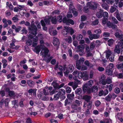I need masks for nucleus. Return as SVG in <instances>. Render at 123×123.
I'll return each mask as SVG.
<instances>
[{
  "label": "nucleus",
  "instance_id": "obj_24",
  "mask_svg": "<svg viewBox=\"0 0 123 123\" xmlns=\"http://www.w3.org/2000/svg\"><path fill=\"white\" fill-rule=\"evenodd\" d=\"M104 17H108V14L106 12H103V11L100 9V17L102 16Z\"/></svg>",
  "mask_w": 123,
  "mask_h": 123
},
{
  "label": "nucleus",
  "instance_id": "obj_5",
  "mask_svg": "<svg viewBox=\"0 0 123 123\" xmlns=\"http://www.w3.org/2000/svg\"><path fill=\"white\" fill-rule=\"evenodd\" d=\"M86 5L91 9L95 10L97 8L98 5L96 3L90 1L87 2Z\"/></svg>",
  "mask_w": 123,
  "mask_h": 123
},
{
  "label": "nucleus",
  "instance_id": "obj_61",
  "mask_svg": "<svg viewBox=\"0 0 123 123\" xmlns=\"http://www.w3.org/2000/svg\"><path fill=\"white\" fill-rule=\"evenodd\" d=\"M67 41L69 43H71L72 42V37L71 36H69L68 37Z\"/></svg>",
  "mask_w": 123,
  "mask_h": 123
},
{
  "label": "nucleus",
  "instance_id": "obj_42",
  "mask_svg": "<svg viewBox=\"0 0 123 123\" xmlns=\"http://www.w3.org/2000/svg\"><path fill=\"white\" fill-rule=\"evenodd\" d=\"M14 94V92L13 91L11 90L8 93V95L10 97L13 96Z\"/></svg>",
  "mask_w": 123,
  "mask_h": 123
},
{
  "label": "nucleus",
  "instance_id": "obj_54",
  "mask_svg": "<svg viewBox=\"0 0 123 123\" xmlns=\"http://www.w3.org/2000/svg\"><path fill=\"white\" fill-rule=\"evenodd\" d=\"M67 97L69 100H72L73 98L70 94H67Z\"/></svg>",
  "mask_w": 123,
  "mask_h": 123
},
{
  "label": "nucleus",
  "instance_id": "obj_23",
  "mask_svg": "<svg viewBox=\"0 0 123 123\" xmlns=\"http://www.w3.org/2000/svg\"><path fill=\"white\" fill-rule=\"evenodd\" d=\"M61 92L60 91V89L59 90L57 94L54 95L53 99L54 100H57L60 97Z\"/></svg>",
  "mask_w": 123,
  "mask_h": 123
},
{
  "label": "nucleus",
  "instance_id": "obj_36",
  "mask_svg": "<svg viewBox=\"0 0 123 123\" xmlns=\"http://www.w3.org/2000/svg\"><path fill=\"white\" fill-rule=\"evenodd\" d=\"M107 60L104 59H102L101 61V64L104 66H105L106 65V62Z\"/></svg>",
  "mask_w": 123,
  "mask_h": 123
},
{
  "label": "nucleus",
  "instance_id": "obj_33",
  "mask_svg": "<svg viewBox=\"0 0 123 123\" xmlns=\"http://www.w3.org/2000/svg\"><path fill=\"white\" fill-rule=\"evenodd\" d=\"M109 18L110 19H111L112 21H113V22L116 24H117L118 23V21L116 19V18L114 17H109Z\"/></svg>",
  "mask_w": 123,
  "mask_h": 123
},
{
  "label": "nucleus",
  "instance_id": "obj_4",
  "mask_svg": "<svg viewBox=\"0 0 123 123\" xmlns=\"http://www.w3.org/2000/svg\"><path fill=\"white\" fill-rule=\"evenodd\" d=\"M74 69V67L73 65L69 64L68 66L66 71L64 72V75L66 76H68V74L72 72Z\"/></svg>",
  "mask_w": 123,
  "mask_h": 123
},
{
  "label": "nucleus",
  "instance_id": "obj_6",
  "mask_svg": "<svg viewBox=\"0 0 123 123\" xmlns=\"http://www.w3.org/2000/svg\"><path fill=\"white\" fill-rule=\"evenodd\" d=\"M114 35L117 38H118L120 41L123 42L122 43H123V35L120 30L115 33Z\"/></svg>",
  "mask_w": 123,
  "mask_h": 123
},
{
  "label": "nucleus",
  "instance_id": "obj_51",
  "mask_svg": "<svg viewBox=\"0 0 123 123\" xmlns=\"http://www.w3.org/2000/svg\"><path fill=\"white\" fill-rule=\"evenodd\" d=\"M114 91L117 94L120 92V90L119 88L117 87L114 89Z\"/></svg>",
  "mask_w": 123,
  "mask_h": 123
},
{
  "label": "nucleus",
  "instance_id": "obj_19",
  "mask_svg": "<svg viewBox=\"0 0 123 123\" xmlns=\"http://www.w3.org/2000/svg\"><path fill=\"white\" fill-rule=\"evenodd\" d=\"M91 98V97L87 95H84L82 97L83 99L85 100L87 102H89Z\"/></svg>",
  "mask_w": 123,
  "mask_h": 123
},
{
  "label": "nucleus",
  "instance_id": "obj_2",
  "mask_svg": "<svg viewBox=\"0 0 123 123\" xmlns=\"http://www.w3.org/2000/svg\"><path fill=\"white\" fill-rule=\"evenodd\" d=\"M123 49V43L119 42L115 47L114 52L115 53L122 54V49Z\"/></svg>",
  "mask_w": 123,
  "mask_h": 123
},
{
  "label": "nucleus",
  "instance_id": "obj_63",
  "mask_svg": "<svg viewBox=\"0 0 123 123\" xmlns=\"http://www.w3.org/2000/svg\"><path fill=\"white\" fill-rule=\"evenodd\" d=\"M93 72L91 70L90 71L89 74V77L90 78H92L93 75Z\"/></svg>",
  "mask_w": 123,
  "mask_h": 123
},
{
  "label": "nucleus",
  "instance_id": "obj_46",
  "mask_svg": "<svg viewBox=\"0 0 123 123\" xmlns=\"http://www.w3.org/2000/svg\"><path fill=\"white\" fill-rule=\"evenodd\" d=\"M98 19H96L93 21L92 23V25H95L98 24Z\"/></svg>",
  "mask_w": 123,
  "mask_h": 123
},
{
  "label": "nucleus",
  "instance_id": "obj_35",
  "mask_svg": "<svg viewBox=\"0 0 123 123\" xmlns=\"http://www.w3.org/2000/svg\"><path fill=\"white\" fill-rule=\"evenodd\" d=\"M84 61V59L83 58H80L79 60L76 61V62L81 65L83 63Z\"/></svg>",
  "mask_w": 123,
  "mask_h": 123
},
{
  "label": "nucleus",
  "instance_id": "obj_45",
  "mask_svg": "<svg viewBox=\"0 0 123 123\" xmlns=\"http://www.w3.org/2000/svg\"><path fill=\"white\" fill-rule=\"evenodd\" d=\"M82 72L79 71L77 74V77L79 79L81 78L82 77Z\"/></svg>",
  "mask_w": 123,
  "mask_h": 123
},
{
  "label": "nucleus",
  "instance_id": "obj_39",
  "mask_svg": "<svg viewBox=\"0 0 123 123\" xmlns=\"http://www.w3.org/2000/svg\"><path fill=\"white\" fill-rule=\"evenodd\" d=\"M72 12L74 17H76L77 16L78 12L77 11L72 9Z\"/></svg>",
  "mask_w": 123,
  "mask_h": 123
},
{
  "label": "nucleus",
  "instance_id": "obj_64",
  "mask_svg": "<svg viewBox=\"0 0 123 123\" xmlns=\"http://www.w3.org/2000/svg\"><path fill=\"white\" fill-rule=\"evenodd\" d=\"M119 86L121 89L122 92H123V83H120Z\"/></svg>",
  "mask_w": 123,
  "mask_h": 123
},
{
  "label": "nucleus",
  "instance_id": "obj_20",
  "mask_svg": "<svg viewBox=\"0 0 123 123\" xmlns=\"http://www.w3.org/2000/svg\"><path fill=\"white\" fill-rule=\"evenodd\" d=\"M50 16H48L47 18H45L44 19V20L47 25H50Z\"/></svg>",
  "mask_w": 123,
  "mask_h": 123
},
{
  "label": "nucleus",
  "instance_id": "obj_7",
  "mask_svg": "<svg viewBox=\"0 0 123 123\" xmlns=\"http://www.w3.org/2000/svg\"><path fill=\"white\" fill-rule=\"evenodd\" d=\"M116 15V17L119 21H123V14L121 13H119L118 10L115 13Z\"/></svg>",
  "mask_w": 123,
  "mask_h": 123
},
{
  "label": "nucleus",
  "instance_id": "obj_43",
  "mask_svg": "<svg viewBox=\"0 0 123 123\" xmlns=\"http://www.w3.org/2000/svg\"><path fill=\"white\" fill-rule=\"evenodd\" d=\"M21 33L22 34H23L25 33V34H26L27 33V31L26 30V28L24 27H23V29L20 31Z\"/></svg>",
  "mask_w": 123,
  "mask_h": 123
},
{
  "label": "nucleus",
  "instance_id": "obj_31",
  "mask_svg": "<svg viewBox=\"0 0 123 123\" xmlns=\"http://www.w3.org/2000/svg\"><path fill=\"white\" fill-rule=\"evenodd\" d=\"M115 55L113 53L112 54H111L110 56V57H109V59L110 61L111 62H113L114 61V57Z\"/></svg>",
  "mask_w": 123,
  "mask_h": 123
},
{
  "label": "nucleus",
  "instance_id": "obj_40",
  "mask_svg": "<svg viewBox=\"0 0 123 123\" xmlns=\"http://www.w3.org/2000/svg\"><path fill=\"white\" fill-rule=\"evenodd\" d=\"M83 38L81 34H79L77 36L76 39L78 41H80L82 40Z\"/></svg>",
  "mask_w": 123,
  "mask_h": 123
},
{
  "label": "nucleus",
  "instance_id": "obj_57",
  "mask_svg": "<svg viewBox=\"0 0 123 123\" xmlns=\"http://www.w3.org/2000/svg\"><path fill=\"white\" fill-rule=\"evenodd\" d=\"M17 7L20 10H22L23 8L25 7V6L24 5H17Z\"/></svg>",
  "mask_w": 123,
  "mask_h": 123
},
{
  "label": "nucleus",
  "instance_id": "obj_14",
  "mask_svg": "<svg viewBox=\"0 0 123 123\" xmlns=\"http://www.w3.org/2000/svg\"><path fill=\"white\" fill-rule=\"evenodd\" d=\"M50 17L51 18L50 20L52 23L54 25L56 24L57 22L56 17L55 16L53 17L52 16L50 15Z\"/></svg>",
  "mask_w": 123,
  "mask_h": 123
},
{
  "label": "nucleus",
  "instance_id": "obj_30",
  "mask_svg": "<svg viewBox=\"0 0 123 123\" xmlns=\"http://www.w3.org/2000/svg\"><path fill=\"white\" fill-rule=\"evenodd\" d=\"M114 42V41L113 39H110L108 41V44L109 46H111Z\"/></svg>",
  "mask_w": 123,
  "mask_h": 123
},
{
  "label": "nucleus",
  "instance_id": "obj_27",
  "mask_svg": "<svg viewBox=\"0 0 123 123\" xmlns=\"http://www.w3.org/2000/svg\"><path fill=\"white\" fill-rule=\"evenodd\" d=\"M72 109L74 110L78 111V110H80L79 108H78V106L76 104H74V103L72 105Z\"/></svg>",
  "mask_w": 123,
  "mask_h": 123
},
{
  "label": "nucleus",
  "instance_id": "obj_3",
  "mask_svg": "<svg viewBox=\"0 0 123 123\" xmlns=\"http://www.w3.org/2000/svg\"><path fill=\"white\" fill-rule=\"evenodd\" d=\"M28 28L29 33L32 34L34 36L36 35L37 34V29L36 25L34 24H32Z\"/></svg>",
  "mask_w": 123,
  "mask_h": 123
},
{
  "label": "nucleus",
  "instance_id": "obj_59",
  "mask_svg": "<svg viewBox=\"0 0 123 123\" xmlns=\"http://www.w3.org/2000/svg\"><path fill=\"white\" fill-rule=\"evenodd\" d=\"M50 62L51 64L53 65H54L56 63V61L55 59H53L51 60Z\"/></svg>",
  "mask_w": 123,
  "mask_h": 123
},
{
  "label": "nucleus",
  "instance_id": "obj_17",
  "mask_svg": "<svg viewBox=\"0 0 123 123\" xmlns=\"http://www.w3.org/2000/svg\"><path fill=\"white\" fill-rule=\"evenodd\" d=\"M105 72L106 74L112 76L113 74L112 69L108 68V67H107L106 68Z\"/></svg>",
  "mask_w": 123,
  "mask_h": 123
},
{
  "label": "nucleus",
  "instance_id": "obj_28",
  "mask_svg": "<svg viewBox=\"0 0 123 123\" xmlns=\"http://www.w3.org/2000/svg\"><path fill=\"white\" fill-rule=\"evenodd\" d=\"M32 43V40L30 39H28L26 41V44L27 45L30 46L31 45Z\"/></svg>",
  "mask_w": 123,
  "mask_h": 123
},
{
  "label": "nucleus",
  "instance_id": "obj_58",
  "mask_svg": "<svg viewBox=\"0 0 123 123\" xmlns=\"http://www.w3.org/2000/svg\"><path fill=\"white\" fill-rule=\"evenodd\" d=\"M117 7L119 6V7H121L123 5V3L121 1L119 3L118 2H117Z\"/></svg>",
  "mask_w": 123,
  "mask_h": 123
},
{
  "label": "nucleus",
  "instance_id": "obj_48",
  "mask_svg": "<svg viewBox=\"0 0 123 123\" xmlns=\"http://www.w3.org/2000/svg\"><path fill=\"white\" fill-rule=\"evenodd\" d=\"M27 60L25 59H24L23 60L21 61L19 63V65L20 66H22V64H25L26 63Z\"/></svg>",
  "mask_w": 123,
  "mask_h": 123
},
{
  "label": "nucleus",
  "instance_id": "obj_41",
  "mask_svg": "<svg viewBox=\"0 0 123 123\" xmlns=\"http://www.w3.org/2000/svg\"><path fill=\"white\" fill-rule=\"evenodd\" d=\"M88 104H87V108L89 109H91L92 106V102L91 101H90L88 102Z\"/></svg>",
  "mask_w": 123,
  "mask_h": 123
},
{
  "label": "nucleus",
  "instance_id": "obj_1",
  "mask_svg": "<svg viewBox=\"0 0 123 123\" xmlns=\"http://www.w3.org/2000/svg\"><path fill=\"white\" fill-rule=\"evenodd\" d=\"M94 82L93 80H91L83 84L82 86V90L84 94L86 92L89 94L91 92H95L97 91L98 89V84H96L91 87L93 84Z\"/></svg>",
  "mask_w": 123,
  "mask_h": 123
},
{
  "label": "nucleus",
  "instance_id": "obj_50",
  "mask_svg": "<svg viewBox=\"0 0 123 123\" xmlns=\"http://www.w3.org/2000/svg\"><path fill=\"white\" fill-rule=\"evenodd\" d=\"M22 27L20 26H18L15 29V31L16 32H18L21 30Z\"/></svg>",
  "mask_w": 123,
  "mask_h": 123
},
{
  "label": "nucleus",
  "instance_id": "obj_26",
  "mask_svg": "<svg viewBox=\"0 0 123 123\" xmlns=\"http://www.w3.org/2000/svg\"><path fill=\"white\" fill-rule=\"evenodd\" d=\"M52 85L53 86L55 89L56 90L57 89H59V85L56 82H55L54 81H53L52 84Z\"/></svg>",
  "mask_w": 123,
  "mask_h": 123
},
{
  "label": "nucleus",
  "instance_id": "obj_21",
  "mask_svg": "<svg viewBox=\"0 0 123 123\" xmlns=\"http://www.w3.org/2000/svg\"><path fill=\"white\" fill-rule=\"evenodd\" d=\"M27 82L28 86L30 87H33L35 85L34 82L31 80H28Z\"/></svg>",
  "mask_w": 123,
  "mask_h": 123
},
{
  "label": "nucleus",
  "instance_id": "obj_16",
  "mask_svg": "<svg viewBox=\"0 0 123 123\" xmlns=\"http://www.w3.org/2000/svg\"><path fill=\"white\" fill-rule=\"evenodd\" d=\"M53 41V45L55 46H59L60 45V42L59 40L57 38H54Z\"/></svg>",
  "mask_w": 123,
  "mask_h": 123
},
{
  "label": "nucleus",
  "instance_id": "obj_12",
  "mask_svg": "<svg viewBox=\"0 0 123 123\" xmlns=\"http://www.w3.org/2000/svg\"><path fill=\"white\" fill-rule=\"evenodd\" d=\"M104 53L105 54L106 57L107 59L109 58L111 54H112L113 53L109 49H108L106 50L105 51Z\"/></svg>",
  "mask_w": 123,
  "mask_h": 123
},
{
  "label": "nucleus",
  "instance_id": "obj_60",
  "mask_svg": "<svg viewBox=\"0 0 123 123\" xmlns=\"http://www.w3.org/2000/svg\"><path fill=\"white\" fill-rule=\"evenodd\" d=\"M62 21L63 23H65L67 25L68 21V19H67L66 17H65L63 18Z\"/></svg>",
  "mask_w": 123,
  "mask_h": 123
},
{
  "label": "nucleus",
  "instance_id": "obj_37",
  "mask_svg": "<svg viewBox=\"0 0 123 123\" xmlns=\"http://www.w3.org/2000/svg\"><path fill=\"white\" fill-rule=\"evenodd\" d=\"M102 6L103 8L106 10H107L109 8L108 6L106 3H103L102 5Z\"/></svg>",
  "mask_w": 123,
  "mask_h": 123
},
{
  "label": "nucleus",
  "instance_id": "obj_53",
  "mask_svg": "<svg viewBox=\"0 0 123 123\" xmlns=\"http://www.w3.org/2000/svg\"><path fill=\"white\" fill-rule=\"evenodd\" d=\"M71 88L69 86H67L66 88V92L67 93H70L71 91Z\"/></svg>",
  "mask_w": 123,
  "mask_h": 123
},
{
  "label": "nucleus",
  "instance_id": "obj_10",
  "mask_svg": "<svg viewBox=\"0 0 123 123\" xmlns=\"http://www.w3.org/2000/svg\"><path fill=\"white\" fill-rule=\"evenodd\" d=\"M107 26L109 28H111L113 29H116L117 28V26L113 23H111L110 21L108 22L106 24Z\"/></svg>",
  "mask_w": 123,
  "mask_h": 123
},
{
  "label": "nucleus",
  "instance_id": "obj_52",
  "mask_svg": "<svg viewBox=\"0 0 123 123\" xmlns=\"http://www.w3.org/2000/svg\"><path fill=\"white\" fill-rule=\"evenodd\" d=\"M62 16L61 15H59V16H57V18L59 20L58 21V22L59 23H61L62 21Z\"/></svg>",
  "mask_w": 123,
  "mask_h": 123
},
{
  "label": "nucleus",
  "instance_id": "obj_49",
  "mask_svg": "<svg viewBox=\"0 0 123 123\" xmlns=\"http://www.w3.org/2000/svg\"><path fill=\"white\" fill-rule=\"evenodd\" d=\"M107 67L108 68L112 69V68H114V66L113 63H110Z\"/></svg>",
  "mask_w": 123,
  "mask_h": 123
},
{
  "label": "nucleus",
  "instance_id": "obj_13",
  "mask_svg": "<svg viewBox=\"0 0 123 123\" xmlns=\"http://www.w3.org/2000/svg\"><path fill=\"white\" fill-rule=\"evenodd\" d=\"M105 76L104 74L102 75L100 78V83L103 85H105L106 84V80L105 79Z\"/></svg>",
  "mask_w": 123,
  "mask_h": 123
},
{
  "label": "nucleus",
  "instance_id": "obj_15",
  "mask_svg": "<svg viewBox=\"0 0 123 123\" xmlns=\"http://www.w3.org/2000/svg\"><path fill=\"white\" fill-rule=\"evenodd\" d=\"M113 97H116V95L114 94H109L105 98V100L107 101H110L111 98H112Z\"/></svg>",
  "mask_w": 123,
  "mask_h": 123
},
{
  "label": "nucleus",
  "instance_id": "obj_8",
  "mask_svg": "<svg viewBox=\"0 0 123 123\" xmlns=\"http://www.w3.org/2000/svg\"><path fill=\"white\" fill-rule=\"evenodd\" d=\"M82 77L81 78L83 79L84 81H86L88 79L89 75L86 71H82Z\"/></svg>",
  "mask_w": 123,
  "mask_h": 123
},
{
  "label": "nucleus",
  "instance_id": "obj_47",
  "mask_svg": "<svg viewBox=\"0 0 123 123\" xmlns=\"http://www.w3.org/2000/svg\"><path fill=\"white\" fill-rule=\"evenodd\" d=\"M87 57H89L90 56H92L93 54L90 52V51L86 52Z\"/></svg>",
  "mask_w": 123,
  "mask_h": 123
},
{
  "label": "nucleus",
  "instance_id": "obj_55",
  "mask_svg": "<svg viewBox=\"0 0 123 123\" xmlns=\"http://www.w3.org/2000/svg\"><path fill=\"white\" fill-rule=\"evenodd\" d=\"M27 5H29L31 7H32L33 5V4L30 0H28L27 3Z\"/></svg>",
  "mask_w": 123,
  "mask_h": 123
},
{
  "label": "nucleus",
  "instance_id": "obj_25",
  "mask_svg": "<svg viewBox=\"0 0 123 123\" xmlns=\"http://www.w3.org/2000/svg\"><path fill=\"white\" fill-rule=\"evenodd\" d=\"M42 49L44 50V57H46L48 54L49 52V50L46 47H45L44 48H42Z\"/></svg>",
  "mask_w": 123,
  "mask_h": 123
},
{
  "label": "nucleus",
  "instance_id": "obj_56",
  "mask_svg": "<svg viewBox=\"0 0 123 123\" xmlns=\"http://www.w3.org/2000/svg\"><path fill=\"white\" fill-rule=\"evenodd\" d=\"M112 82L111 80L109 78H108L106 80V83L107 84H109Z\"/></svg>",
  "mask_w": 123,
  "mask_h": 123
},
{
  "label": "nucleus",
  "instance_id": "obj_29",
  "mask_svg": "<svg viewBox=\"0 0 123 123\" xmlns=\"http://www.w3.org/2000/svg\"><path fill=\"white\" fill-rule=\"evenodd\" d=\"M82 92V89L80 88H78L76 89L75 91V92L76 94L80 95Z\"/></svg>",
  "mask_w": 123,
  "mask_h": 123
},
{
  "label": "nucleus",
  "instance_id": "obj_62",
  "mask_svg": "<svg viewBox=\"0 0 123 123\" xmlns=\"http://www.w3.org/2000/svg\"><path fill=\"white\" fill-rule=\"evenodd\" d=\"M76 68L78 69L79 70L81 69V65L80 64L76 62Z\"/></svg>",
  "mask_w": 123,
  "mask_h": 123
},
{
  "label": "nucleus",
  "instance_id": "obj_18",
  "mask_svg": "<svg viewBox=\"0 0 123 123\" xmlns=\"http://www.w3.org/2000/svg\"><path fill=\"white\" fill-rule=\"evenodd\" d=\"M37 89H32L31 88L28 91V93L29 94L33 93V96H36V92Z\"/></svg>",
  "mask_w": 123,
  "mask_h": 123
},
{
  "label": "nucleus",
  "instance_id": "obj_11",
  "mask_svg": "<svg viewBox=\"0 0 123 123\" xmlns=\"http://www.w3.org/2000/svg\"><path fill=\"white\" fill-rule=\"evenodd\" d=\"M41 46H42V45H41L36 46L35 47L34 50H33L34 52L37 54H39L41 50Z\"/></svg>",
  "mask_w": 123,
  "mask_h": 123
},
{
  "label": "nucleus",
  "instance_id": "obj_32",
  "mask_svg": "<svg viewBox=\"0 0 123 123\" xmlns=\"http://www.w3.org/2000/svg\"><path fill=\"white\" fill-rule=\"evenodd\" d=\"M116 67L118 69H121L123 72V63L117 64L116 65Z\"/></svg>",
  "mask_w": 123,
  "mask_h": 123
},
{
  "label": "nucleus",
  "instance_id": "obj_34",
  "mask_svg": "<svg viewBox=\"0 0 123 123\" xmlns=\"http://www.w3.org/2000/svg\"><path fill=\"white\" fill-rule=\"evenodd\" d=\"M69 24H71L72 25H73L74 24V22L72 19H68V22L67 25H68Z\"/></svg>",
  "mask_w": 123,
  "mask_h": 123
},
{
  "label": "nucleus",
  "instance_id": "obj_22",
  "mask_svg": "<svg viewBox=\"0 0 123 123\" xmlns=\"http://www.w3.org/2000/svg\"><path fill=\"white\" fill-rule=\"evenodd\" d=\"M117 3H115L113 5V6H112L110 9V12L111 13H113L116 10V8L115 7H117Z\"/></svg>",
  "mask_w": 123,
  "mask_h": 123
},
{
  "label": "nucleus",
  "instance_id": "obj_9",
  "mask_svg": "<svg viewBox=\"0 0 123 123\" xmlns=\"http://www.w3.org/2000/svg\"><path fill=\"white\" fill-rule=\"evenodd\" d=\"M60 91L61 92V95H60V98L62 100L66 98L65 95V90L63 89H60Z\"/></svg>",
  "mask_w": 123,
  "mask_h": 123
},
{
  "label": "nucleus",
  "instance_id": "obj_38",
  "mask_svg": "<svg viewBox=\"0 0 123 123\" xmlns=\"http://www.w3.org/2000/svg\"><path fill=\"white\" fill-rule=\"evenodd\" d=\"M71 104V103L70 102V100L69 101L68 98H66L65 101V104L64 105L66 106L68 105H70Z\"/></svg>",
  "mask_w": 123,
  "mask_h": 123
},
{
  "label": "nucleus",
  "instance_id": "obj_44",
  "mask_svg": "<svg viewBox=\"0 0 123 123\" xmlns=\"http://www.w3.org/2000/svg\"><path fill=\"white\" fill-rule=\"evenodd\" d=\"M9 99L8 98H6L4 100V103L6 107L8 105Z\"/></svg>",
  "mask_w": 123,
  "mask_h": 123
}]
</instances>
